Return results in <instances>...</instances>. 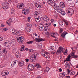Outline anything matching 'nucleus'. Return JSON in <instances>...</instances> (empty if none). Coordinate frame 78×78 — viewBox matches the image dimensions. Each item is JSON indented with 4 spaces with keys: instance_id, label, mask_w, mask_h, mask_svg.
Masks as SVG:
<instances>
[{
    "instance_id": "nucleus-8",
    "label": "nucleus",
    "mask_w": 78,
    "mask_h": 78,
    "mask_svg": "<svg viewBox=\"0 0 78 78\" xmlns=\"http://www.w3.org/2000/svg\"><path fill=\"white\" fill-rule=\"evenodd\" d=\"M54 8L55 10H57V11L59 12H61V10L62 9H61V8H60V6L58 5H56L54 7Z\"/></svg>"
},
{
    "instance_id": "nucleus-56",
    "label": "nucleus",
    "mask_w": 78,
    "mask_h": 78,
    "mask_svg": "<svg viewBox=\"0 0 78 78\" xmlns=\"http://www.w3.org/2000/svg\"><path fill=\"white\" fill-rule=\"evenodd\" d=\"M27 19H28V20H28V22H30V17H28L27 18Z\"/></svg>"
},
{
    "instance_id": "nucleus-2",
    "label": "nucleus",
    "mask_w": 78,
    "mask_h": 78,
    "mask_svg": "<svg viewBox=\"0 0 78 78\" xmlns=\"http://www.w3.org/2000/svg\"><path fill=\"white\" fill-rule=\"evenodd\" d=\"M37 57V54H34V55H32L30 58V61L31 62H34L36 61Z\"/></svg>"
},
{
    "instance_id": "nucleus-31",
    "label": "nucleus",
    "mask_w": 78,
    "mask_h": 78,
    "mask_svg": "<svg viewBox=\"0 0 78 78\" xmlns=\"http://www.w3.org/2000/svg\"><path fill=\"white\" fill-rule=\"evenodd\" d=\"M50 25H51V23H49L48 24H47V23H46L45 25V28H47L48 27V26H50Z\"/></svg>"
},
{
    "instance_id": "nucleus-39",
    "label": "nucleus",
    "mask_w": 78,
    "mask_h": 78,
    "mask_svg": "<svg viewBox=\"0 0 78 78\" xmlns=\"http://www.w3.org/2000/svg\"><path fill=\"white\" fill-rule=\"evenodd\" d=\"M32 42H33V41H30L27 42V43L28 44H31Z\"/></svg>"
},
{
    "instance_id": "nucleus-58",
    "label": "nucleus",
    "mask_w": 78,
    "mask_h": 78,
    "mask_svg": "<svg viewBox=\"0 0 78 78\" xmlns=\"http://www.w3.org/2000/svg\"><path fill=\"white\" fill-rule=\"evenodd\" d=\"M59 72H62V69L61 68H60L59 69Z\"/></svg>"
},
{
    "instance_id": "nucleus-25",
    "label": "nucleus",
    "mask_w": 78,
    "mask_h": 78,
    "mask_svg": "<svg viewBox=\"0 0 78 78\" xmlns=\"http://www.w3.org/2000/svg\"><path fill=\"white\" fill-rule=\"evenodd\" d=\"M45 41V40L42 38H39L37 40V42H41V41Z\"/></svg>"
},
{
    "instance_id": "nucleus-40",
    "label": "nucleus",
    "mask_w": 78,
    "mask_h": 78,
    "mask_svg": "<svg viewBox=\"0 0 78 78\" xmlns=\"http://www.w3.org/2000/svg\"><path fill=\"white\" fill-rule=\"evenodd\" d=\"M18 73V71L17 70H15L14 71V73L15 74H17Z\"/></svg>"
},
{
    "instance_id": "nucleus-28",
    "label": "nucleus",
    "mask_w": 78,
    "mask_h": 78,
    "mask_svg": "<svg viewBox=\"0 0 78 78\" xmlns=\"http://www.w3.org/2000/svg\"><path fill=\"white\" fill-rule=\"evenodd\" d=\"M25 30H26L27 32H30L31 31V30L30 29V28L28 27H27L25 28Z\"/></svg>"
},
{
    "instance_id": "nucleus-64",
    "label": "nucleus",
    "mask_w": 78,
    "mask_h": 78,
    "mask_svg": "<svg viewBox=\"0 0 78 78\" xmlns=\"http://www.w3.org/2000/svg\"><path fill=\"white\" fill-rule=\"evenodd\" d=\"M37 78H42V77L40 76L39 77H37Z\"/></svg>"
},
{
    "instance_id": "nucleus-6",
    "label": "nucleus",
    "mask_w": 78,
    "mask_h": 78,
    "mask_svg": "<svg viewBox=\"0 0 78 78\" xmlns=\"http://www.w3.org/2000/svg\"><path fill=\"white\" fill-rule=\"evenodd\" d=\"M30 12V11L27 8H24L23 9L22 11V13L23 14H25V15L26 13L27 14H28L29 12Z\"/></svg>"
},
{
    "instance_id": "nucleus-3",
    "label": "nucleus",
    "mask_w": 78,
    "mask_h": 78,
    "mask_svg": "<svg viewBox=\"0 0 78 78\" xmlns=\"http://www.w3.org/2000/svg\"><path fill=\"white\" fill-rule=\"evenodd\" d=\"M2 7L4 9H6L9 7V3L8 2H5L2 4Z\"/></svg>"
},
{
    "instance_id": "nucleus-54",
    "label": "nucleus",
    "mask_w": 78,
    "mask_h": 78,
    "mask_svg": "<svg viewBox=\"0 0 78 78\" xmlns=\"http://www.w3.org/2000/svg\"><path fill=\"white\" fill-rule=\"evenodd\" d=\"M33 25L35 27H36V26H37V25H36L35 23H33Z\"/></svg>"
},
{
    "instance_id": "nucleus-23",
    "label": "nucleus",
    "mask_w": 78,
    "mask_h": 78,
    "mask_svg": "<svg viewBox=\"0 0 78 78\" xmlns=\"http://www.w3.org/2000/svg\"><path fill=\"white\" fill-rule=\"evenodd\" d=\"M70 58H71V56L70 55H69L68 57L66 58V61H70Z\"/></svg>"
},
{
    "instance_id": "nucleus-63",
    "label": "nucleus",
    "mask_w": 78,
    "mask_h": 78,
    "mask_svg": "<svg viewBox=\"0 0 78 78\" xmlns=\"http://www.w3.org/2000/svg\"><path fill=\"white\" fill-rule=\"evenodd\" d=\"M73 0H67V2H72Z\"/></svg>"
},
{
    "instance_id": "nucleus-60",
    "label": "nucleus",
    "mask_w": 78,
    "mask_h": 78,
    "mask_svg": "<svg viewBox=\"0 0 78 78\" xmlns=\"http://www.w3.org/2000/svg\"><path fill=\"white\" fill-rule=\"evenodd\" d=\"M66 66H69V63L68 62H66Z\"/></svg>"
},
{
    "instance_id": "nucleus-11",
    "label": "nucleus",
    "mask_w": 78,
    "mask_h": 78,
    "mask_svg": "<svg viewBox=\"0 0 78 78\" xmlns=\"http://www.w3.org/2000/svg\"><path fill=\"white\" fill-rule=\"evenodd\" d=\"M39 28L40 31H42L44 29V26L42 24H41L39 26Z\"/></svg>"
},
{
    "instance_id": "nucleus-59",
    "label": "nucleus",
    "mask_w": 78,
    "mask_h": 78,
    "mask_svg": "<svg viewBox=\"0 0 78 78\" xmlns=\"http://www.w3.org/2000/svg\"><path fill=\"white\" fill-rule=\"evenodd\" d=\"M29 51H30V52H32V49H30L29 50Z\"/></svg>"
},
{
    "instance_id": "nucleus-16",
    "label": "nucleus",
    "mask_w": 78,
    "mask_h": 78,
    "mask_svg": "<svg viewBox=\"0 0 78 78\" xmlns=\"http://www.w3.org/2000/svg\"><path fill=\"white\" fill-rule=\"evenodd\" d=\"M50 55V54L48 53V52H45V53L43 55V56H44V57H45V58H48L49 57V56Z\"/></svg>"
},
{
    "instance_id": "nucleus-27",
    "label": "nucleus",
    "mask_w": 78,
    "mask_h": 78,
    "mask_svg": "<svg viewBox=\"0 0 78 78\" xmlns=\"http://www.w3.org/2000/svg\"><path fill=\"white\" fill-rule=\"evenodd\" d=\"M34 17H37V15L39 14V13L38 12L35 11L34 12Z\"/></svg>"
},
{
    "instance_id": "nucleus-50",
    "label": "nucleus",
    "mask_w": 78,
    "mask_h": 78,
    "mask_svg": "<svg viewBox=\"0 0 78 78\" xmlns=\"http://www.w3.org/2000/svg\"><path fill=\"white\" fill-rule=\"evenodd\" d=\"M64 55H67V52H65L64 53Z\"/></svg>"
},
{
    "instance_id": "nucleus-34",
    "label": "nucleus",
    "mask_w": 78,
    "mask_h": 78,
    "mask_svg": "<svg viewBox=\"0 0 78 78\" xmlns=\"http://www.w3.org/2000/svg\"><path fill=\"white\" fill-rule=\"evenodd\" d=\"M35 39H38L39 38V36L36 34H35V36H34Z\"/></svg>"
},
{
    "instance_id": "nucleus-62",
    "label": "nucleus",
    "mask_w": 78,
    "mask_h": 78,
    "mask_svg": "<svg viewBox=\"0 0 78 78\" xmlns=\"http://www.w3.org/2000/svg\"><path fill=\"white\" fill-rule=\"evenodd\" d=\"M62 55H60V59H62Z\"/></svg>"
},
{
    "instance_id": "nucleus-5",
    "label": "nucleus",
    "mask_w": 78,
    "mask_h": 78,
    "mask_svg": "<svg viewBox=\"0 0 78 78\" xmlns=\"http://www.w3.org/2000/svg\"><path fill=\"white\" fill-rule=\"evenodd\" d=\"M47 2L48 4L50 5H51V6H53V8H54L55 5H56V3L51 0H48Z\"/></svg>"
},
{
    "instance_id": "nucleus-43",
    "label": "nucleus",
    "mask_w": 78,
    "mask_h": 78,
    "mask_svg": "<svg viewBox=\"0 0 78 78\" xmlns=\"http://www.w3.org/2000/svg\"><path fill=\"white\" fill-rule=\"evenodd\" d=\"M3 53H6L7 52V51H6V50H5V49H3Z\"/></svg>"
},
{
    "instance_id": "nucleus-46",
    "label": "nucleus",
    "mask_w": 78,
    "mask_h": 78,
    "mask_svg": "<svg viewBox=\"0 0 78 78\" xmlns=\"http://www.w3.org/2000/svg\"><path fill=\"white\" fill-rule=\"evenodd\" d=\"M38 47H39L40 48H41L42 47V44H39V45H38Z\"/></svg>"
},
{
    "instance_id": "nucleus-47",
    "label": "nucleus",
    "mask_w": 78,
    "mask_h": 78,
    "mask_svg": "<svg viewBox=\"0 0 78 78\" xmlns=\"http://www.w3.org/2000/svg\"><path fill=\"white\" fill-rule=\"evenodd\" d=\"M2 76H5V72H3L2 73Z\"/></svg>"
},
{
    "instance_id": "nucleus-57",
    "label": "nucleus",
    "mask_w": 78,
    "mask_h": 78,
    "mask_svg": "<svg viewBox=\"0 0 78 78\" xmlns=\"http://www.w3.org/2000/svg\"><path fill=\"white\" fill-rule=\"evenodd\" d=\"M53 1L55 2H58V0H53Z\"/></svg>"
},
{
    "instance_id": "nucleus-19",
    "label": "nucleus",
    "mask_w": 78,
    "mask_h": 78,
    "mask_svg": "<svg viewBox=\"0 0 78 78\" xmlns=\"http://www.w3.org/2000/svg\"><path fill=\"white\" fill-rule=\"evenodd\" d=\"M65 75H66V73L63 72L62 73H60V76H62V77H64V76H65Z\"/></svg>"
},
{
    "instance_id": "nucleus-10",
    "label": "nucleus",
    "mask_w": 78,
    "mask_h": 78,
    "mask_svg": "<svg viewBox=\"0 0 78 78\" xmlns=\"http://www.w3.org/2000/svg\"><path fill=\"white\" fill-rule=\"evenodd\" d=\"M34 66L32 64H29L27 67V69L29 70H33L34 69Z\"/></svg>"
},
{
    "instance_id": "nucleus-36",
    "label": "nucleus",
    "mask_w": 78,
    "mask_h": 78,
    "mask_svg": "<svg viewBox=\"0 0 78 78\" xmlns=\"http://www.w3.org/2000/svg\"><path fill=\"white\" fill-rule=\"evenodd\" d=\"M59 25H61V26H62V25H63V22L62 21H60L59 22Z\"/></svg>"
},
{
    "instance_id": "nucleus-35",
    "label": "nucleus",
    "mask_w": 78,
    "mask_h": 78,
    "mask_svg": "<svg viewBox=\"0 0 78 78\" xmlns=\"http://www.w3.org/2000/svg\"><path fill=\"white\" fill-rule=\"evenodd\" d=\"M42 51H41V55H42V56H43L45 54V53L44 52V50L42 49Z\"/></svg>"
},
{
    "instance_id": "nucleus-55",
    "label": "nucleus",
    "mask_w": 78,
    "mask_h": 78,
    "mask_svg": "<svg viewBox=\"0 0 78 78\" xmlns=\"http://www.w3.org/2000/svg\"><path fill=\"white\" fill-rule=\"evenodd\" d=\"M51 23H53L54 22V20H51Z\"/></svg>"
},
{
    "instance_id": "nucleus-18",
    "label": "nucleus",
    "mask_w": 78,
    "mask_h": 78,
    "mask_svg": "<svg viewBox=\"0 0 78 78\" xmlns=\"http://www.w3.org/2000/svg\"><path fill=\"white\" fill-rule=\"evenodd\" d=\"M11 43L13 45H16V41L15 40H12L11 41Z\"/></svg>"
},
{
    "instance_id": "nucleus-32",
    "label": "nucleus",
    "mask_w": 78,
    "mask_h": 78,
    "mask_svg": "<svg viewBox=\"0 0 78 78\" xmlns=\"http://www.w3.org/2000/svg\"><path fill=\"white\" fill-rule=\"evenodd\" d=\"M7 23L8 24V25L9 26H10L11 24V22L10 21H7Z\"/></svg>"
},
{
    "instance_id": "nucleus-13",
    "label": "nucleus",
    "mask_w": 78,
    "mask_h": 78,
    "mask_svg": "<svg viewBox=\"0 0 78 78\" xmlns=\"http://www.w3.org/2000/svg\"><path fill=\"white\" fill-rule=\"evenodd\" d=\"M41 3L40 2H39L38 4L37 2L35 3V6L36 7H37V8H39H39H42V7H41Z\"/></svg>"
},
{
    "instance_id": "nucleus-52",
    "label": "nucleus",
    "mask_w": 78,
    "mask_h": 78,
    "mask_svg": "<svg viewBox=\"0 0 78 78\" xmlns=\"http://www.w3.org/2000/svg\"><path fill=\"white\" fill-rule=\"evenodd\" d=\"M7 30H8V29H7L6 28H4L3 29L4 31H7Z\"/></svg>"
},
{
    "instance_id": "nucleus-41",
    "label": "nucleus",
    "mask_w": 78,
    "mask_h": 78,
    "mask_svg": "<svg viewBox=\"0 0 78 78\" xmlns=\"http://www.w3.org/2000/svg\"><path fill=\"white\" fill-rule=\"evenodd\" d=\"M36 66L37 68H41V66L39 65V64H36Z\"/></svg>"
},
{
    "instance_id": "nucleus-26",
    "label": "nucleus",
    "mask_w": 78,
    "mask_h": 78,
    "mask_svg": "<svg viewBox=\"0 0 78 78\" xmlns=\"http://www.w3.org/2000/svg\"><path fill=\"white\" fill-rule=\"evenodd\" d=\"M25 47V46L24 45H22L21 46V48L20 49V51H23L24 50V48Z\"/></svg>"
},
{
    "instance_id": "nucleus-1",
    "label": "nucleus",
    "mask_w": 78,
    "mask_h": 78,
    "mask_svg": "<svg viewBox=\"0 0 78 78\" xmlns=\"http://www.w3.org/2000/svg\"><path fill=\"white\" fill-rule=\"evenodd\" d=\"M12 32L14 35L17 36L16 39L18 42H19V43H23V42H24L25 39L23 37L20 35L19 34V31L13 29Z\"/></svg>"
},
{
    "instance_id": "nucleus-42",
    "label": "nucleus",
    "mask_w": 78,
    "mask_h": 78,
    "mask_svg": "<svg viewBox=\"0 0 78 78\" xmlns=\"http://www.w3.org/2000/svg\"><path fill=\"white\" fill-rule=\"evenodd\" d=\"M46 35L47 37H49V36H50V35L49 34V33H48V32L46 33Z\"/></svg>"
},
{
    "instance_id": "nucleus-51",
    "label": "nucleus",
    "mask_w": 78,
    "mask_h": 78,
    "mask_svg": "<svg viewBox=\"0 0 78 78\" xmlns=\"http://www.w3.org/2000/svg\"><path fill=\"white\" fill-rule=\"evenodd\" d=\"M25 60L26 61V62H28L29 61V59L28 58H26L25 59Z\"/></svg>"
},
{
    "instance_id": "nucleus-49",
    "label": "nucleus",
    "mask_w": 78,
    "mask_h": 78,
    "mask_svg": "<svg viewBox=\"0 0 78 78\" xmlns=\"http://www.w3.org/2000/svg\"><path fill=\"white\" fill-rule=\"evenodd\" d=\"M63 31V30H62V29H60V33H62Z\"/></svg>"
},
{
    "instance_id": "nucleus-44",
    "label": "nucleus",
    "mask_w": 78,
    "mask_h": 78,
    "mask_svg": "<svg viewBox=\"0 0 78 78\" xmlns=\"http://www.w3.org/2000/svg\"><path fill=\"white\" fill-rule=\"evenodd\" d=\"M19 52H17L16 53V56H18V55H20V54L19 53Z\"/></svg>"
},
{
    "instance_id": "nucleus-33",
    "label": "nucleus",
    "mask_w": 78,
    "mask_h": 78,
    "mask_svg": "<svg viewBox=\"0 0 78 78\" xmlns=\"http://www.w3.org/2000/svg\"><path fill=\"white\" fill-rule=\"evenodd\" d=\"M15 64H16V62L13 61V64H11V66H12L13 67H14Z\"/></svg>"
},
{
    "instance_id": "nucleus-12",
    "label": "nucleus",
    "mask_w": 78,
    "mask_h": 78,
    "mask_svg": "<svg viewBox=\"0 0 78 78\" xmlns=\"http://www.w3.org/2000/svg\"><path fill=\"white\" fill-rule=\"evenodd\" d=\"M61 52H63V48L62 47H59L56 53H61Z\"/></svg>"
},
{
    "instance_id": "nucleus-22",
    "label": "nucleus",
    "mask_w": 78,
    "mask_h": 78,
    "mask_svg": "<svg viewBox=\"0 0 78 78\" xmlns=\"http://www.w3.org/2000/svg\"><path fill=\"white\" fill-rule=\"evenodd\" d=\"M24 64V62H19V65L20 67H22L23 65Z\"/></svg>"
},
{
    "instance_id": "nucleus-29",
    "label": "nucleus",
    "mask_w": 78,
    "mask_h": 78,
    "mask_svg": "<svg viewBox=\"0 0 78 78\" xmlns=\"http://www.w3.org/2000/svg\"><path fill=\"white\" fill-rule=\"evenodd\" d=\"M44 20L46 22H48L49 20L48 18L47 17H44Z\"/></svg>"
},
{
    "instance_id": "nucleus-21",
    "label": "nucleus",
    "mask_w": 78,
    "mask_h": 78,
    "mask_svg": "<svg viewBox=\"0 0 78 78\" xmlns=\"http://www.w3.org/2000/svg\"><path fill=\"white\" fill-rule=\"evenodd\" d=\"M71 56H73V58H78V56L77 55H75V52H73L71 54Z\"/></svg>"
},
{
    "instance_id": "nucleus-14",
    "label": "nucleus",
    "mask_w": 78,
    "mask_h": 78,
    "mask_svg": "<svg viewBox=\"0 0 78 78\" xmlns=\"http://www.w3.org/2000/svg\"><path fill=\"white\" fill-rule=\"evenodd\" d=\"M67 34H68V33L66 32H64L61 35V37L62 38L64 39L65 38V36Z\"/></svg>"
},
{
    "instance_id": "nucleus-20",
    "label": "nucleus",
    "mask_w": 78,
    "mask_h": 78,
    "mask_svg": "<svg viewBox=\"0 0 78 78\" xmlns=\"http://www.w3.org/2000/svg\"><path fill=\"white\" fill-rule=\"evenodd\" d=\"M61 12V14L62 15H65V14H66L65 12H64V10L62 9H61L60 12Z\"/></svg>"
},
{
    "instance_id": "nucleus-4",
    "label": "nucleus",
    "mask_w": 78,
    "mask_h": 78,
    "mask_svg": "<svg viewBox=\"0 0 78 78\" xmlns=\"http://www.w3.org/2000/svg\"><path fill=\"white\" fill-rule=\"evenodd\" d=\"M66 12L68 14H69V16H72V14H73V10L70 8L66 10Z\"/></svg>"
},
{
    "instance_id": "nucleus-53",
    "label": "nucleus",
    "mask_w": 78,
    "mask_h": 78,
    "mask_svg": "<svg viewBox=\"0 0 78 78\" xmlns=\"http://www.w3.org/2000/svg\"><path fill=\"white\" fill-rule=\"evenodd\" d=\"M65 23L66 25H68V22H67L65 21Z\"/></svg>"
},
{
    "instance_id": "nucleus-7",
    "label": "nucleus",
    "mask_w": 78,
    "mask_h": 78,
    "mask_svg": "<svg viewBox=\"0 0 78 78\" xmlns=\"http://www.w3.org/2000/svg\"><path fill=\"white\" fill-rule=\"evenodd\" d=\"M27 9L30 11V9H32L33 8V5L31 2H29L27 4Z\"/></svg>"
},
{
    "instance_id": "nucleus-30",
    "label": "nucleus",
    "mask_w": 78,
    "mask_h": 78,
    "mask_svg": "<svg viewBox=\"0 0 78 78\" xmlns=\"http://www.w3.org/2000/svg\"><path fill=\"white\" fill-rule=\"evenodd\" d=\"M11 14H14L15 12V9H12L11 10Z\"/></svg>"
},
{
    "instance_id": "nucleus-24",
    "label": "nucleus",
    "mask_w": 78,
    "mask_h": 78,
    "mask_svg": "<svg viewBox=\"0 0 78 78\" xmlns=\"http://www.w3.org/2000/svg\"><path fill=\"white\" fill-rule=\"evenodd\" d=\"M54 48L55 47L54 46H51V47L50 48H48V49L49 51H51V50H53Z\"/></svg>"
},
{
    "instance_id": "nucleus-9",
    "label": "nucleus",
    "mask_w": 78,
    "mask_h": 78,
    "mask_svg": "<svg viewBox=\"0 0 78 78\" xmlns=\"http://www.w3.org/2000/svg\"><path fill=\"white\" fill-rule=\"evenodd\" d=\"M17 7L20 9H23L24 8V4L23 3H20L17 5Z\"/></svg>"
},
{
    "instance_id": "nucleus-48",
    "label": "nucleus",
    "mask_w": 78,
    "mask_h": 78,
    "mask_svg": "<svg viewBox=\"0 0 78 78\" xmlns=\"http://www.w3.org/2000/svg\"><path fill=\"white\" fill-rule=\"evenodd\" d=\"M16 56L17 58H20V55H16Z\"/></svg>"
},
{
    "instance_id": "nucleus-61",
    "label": "nucleus",
    "mask_w": 78,
    "mask_h": 78,
    "mask_svg": "<svg viewBox=\"0 0 78 78\" xmlns=\"http://www.w3.org/2000/svg\"><path fill=\"white\" fill-rule=\"evenodd\" d=\"M4 44L5 45V46H6V45H7V42H5Z\"/></svg>"
},
{
    "instance_id": "nucleus-37",
    "label": "nucleus",
    "mask_w": 78,
    "mask_h": 78,
    "mask_svg": "<svg viewBox=\"0 0 78 78\" xmlns=\"http://www.w3.org/2000/svg\"><path fill=\"white\" fill-rule=\"evenodd\" d=\"M75 72L74 71L71 72L70 73V75H75Z\"/></svg>"
},
{
    "instance_id": "nucleus-38",
    "label": "nucleus",
    "mask_w": 78,
    "mask_h": 78,
    "mask_svg": "<svg viewBox=\"0 0 78 78\" xmlns=\"http://www.w3.org/2000/svg\"><path fill=\"white\" fill-rule=\"evenodd\" d=\"M50 70V68L48 67H47L46 68H45V71H46V72H48Z\"/></svg>"
},
{
    "instance_id": "nucleus-45",
    "label": "nucleus",
    "mask_w": 78,
    "mask_h": 78,
    "mask_svg": "<svg viewBox=\"0 0 78 78\" xmlns=\"http://www.w3.org/2000/svg\"><path fill=\"white\" fill-rule=\"evenodd\" d=\"M67 70L68 71V75H69V73H70V72H71V71L70 70H69V69H67Z\"/></svg>"
},
{
    "instance_id": "nucleus-15",
    "label": "nucleus",
    "mask_w": 78,
    "mask_h": 78,
    "mask_svg": "<svg viewBox=\"0 0 78 78\" xmlns=\"http://www.w3.org/2000/svg\"><path fill=\"white\" fill-rule=\"evenodd\" d=\"M34 18L36 22H39L41 21V19H40V18H39V17H37L36 16H34Z\"/></svg>"
},
{
    "instance_id": "nucleus-17",
    "label": "nucleus",
    "mask_w": 78,
    "mask_h": 78,
    "mask_svg": "<svg viewBox=\"0 0 78 78\" xmlns=\"http://www.w3.org/2000/svg\"><path fill=\"white\" fill-rule=\"evenodd\" d=\"M60 6L61 8H64V7H66V5L64 4V3L63 2H61L60 3Z\"/></svg>"
}]
</instances>
